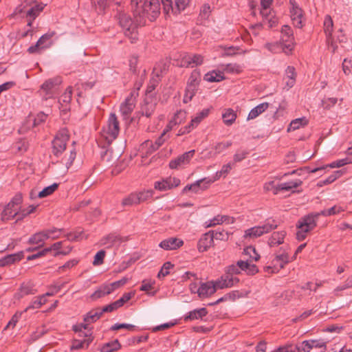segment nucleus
Masks as SVG:
<instances>
[{
    "mask_svg": "<svg viewBox=\"0 0 352 352\" xmlns=\"http://www.w3.org/2000/svg\"><path fill=\"white\" fill-rule=\"evenodd\" d=\"M160 0H144L141 6V10H134V16L137 19V22L140 25H144L146 18L150 21H155L160 14Z\"/></svg>",
    "mask_w": 352,
    "mask_h": 352,
    "instance_id": "f257e3e1",
    "label": "nucleus"
},
{
    "mask_svg": "<svg viewBox=\"0 0 352 352\" xmlns=\"http://www.w3.org/2000/svg\"><path fill=\"white\" fill-rule=\"evenodd\" d=\"M160 0H144L141 6V10H134V16L137 19V22L140 25H144L146 18L150 21H155L160 14Z\"/></svg>",
    "mask_w": 352,
    "mask_h": 352,
    "instance_id": "f03ea898",
    "label": "nucleus"
},
{
    "mask_svg": "<svg viewBox=\"0 0 352 352\" xmlns=\"http://www.w3.org/2000/svg\"><path fill=\"white\" fill-rule=\"evenodd\" d=\"M43 9V6L38 4L36 1L25 0L24 3L15 8L12 14L16 16L23 14L22 16L27 19V26L31 27L33 21L38 16Z\"/></svg>",
    "mask_w": 352,
    "mask_h": 352,
    "instance_id": "7ed1b4c3",
    "label": "nucleus"
},
{
    "mask_svg": "<svg viewBox=\"0 0 352 352\" xmlns=\"http://www.w3.org/2000/svg\"><path fill=\"white\" fill-rule=\"evenodd\" d=\"M318 215L311 213L301 217L296 223V239L299 241H303L307 234L317 226Z\"/></svg>",
    "mask_w": 352,
    "mask_h": 352,
    "instance_id": "20e7f679",
    "label": "nucleus"
},
{
    "mask_svg": "<svg viewBox=\"0 0 352 352\" xmlns=\"http://www.w3.org/2000/svg\"><path fill=\"white\" fill-rule=\"evenodd\" d=\"M23 202V195L21 192L16 193L7 204L1 213V220L3 222L17 218L19 206Z\"/></svg>",
    "mask_w": 352,
    "mask_h": 352,
    "instance_id": "39448f33",
    "label": "nucleus"
},
{
    "mask_svg": "<svg viewBox=\"0 0 352 352\" xmlns=\"http://www.w3.org/2000/svg\"><path fill=\"white\" fill-rule=\"evenodd\" d=\"M135 21H133L130 16L122 13L119 15V23L122 27L126 36L129 37L131 43H135L138 40V26H141L135 16Z\"/></svg>",
    "mask_w": 352,
    "mask_h": 352,
    "instance_id": "423d86ee",
    "label": "nucleus"
},
{
    "mask_svg": "<svg viewBox=\"0 0 352 352\" xmlns=\"http://www.w3.org/2000/svg\"><path fill=\"white\" fill-rule=\"evenodd\" d=\"M277 226L278 225L275 220L267 219L263 226H254L245 230V236L256 238L276 229Z\"/></svg>",
    "mask_w": 352,
    "mask_h": 352,
    "instance_id": "0eeeda50",
    "label": "nucleus"
},
{
    "mask_svg": "<svg viewBox=\"0 0 352 352\" xmlns=\"http://www.w3.org/2000/svg\"><path fill=\"white\" fill-rule=\"evenodd\" d=\"M69 136L66 130L59 131L52 141V153L58 157L66 149Z\"/></svg>",
    "mask_w": 352,
    "mask_h": 352,
    "instance_id": "6e6552de",
    "label": "nucleus"
},
{
    "mask_svg": "<svg viewBox=\"0 0 352 352\" xmlns=\"http://www.w3.org/2000/svg\"><path fill=\"white\" fill-rule=\"evenodd\" d=\"M56 34L54 31H48L42 35L35 45L28 47V52L30 54H38L41 50L47 49L52 45V38Z\"/></svg>",
    "mask_w": 352,
    "mask_h": 352,
    "instance_id": "1a4fd4ad",
    "label": "nucleus"
},
{
    "mask_svg": "<svg viewBox=\"0 0 352 352\" xmlns=\"http://www.w3.org/2000/svg\"><path fill=\"white\" fill-rule=\"evenodd\" d=\"M78 334L73 338L70 349L78 350L81 349H87L92 342L91 333L90 331H78Z\"/></svg>",
    "mask_w": 352,
    "mask_h": 352,
    "instance_id": "9d476101",
    "label": "nucleus"
},
{
    "mask_svg": "<svg viewBox=\"0 0 352 352\" xmlns=\"http://www.w3.org/2000/svg\"><path fill=\"white\" fill-rule=\"evenodd\" d=\"M174 2L173 3V0H161L164 11L166 14H168L170 12L175 14L179 13L185 10L190 0H174Z\"/></svg>",
    "mask_w": 352,
    "mask_h": 352,
    "instance_id": "9b49d317",
    "label": "nucleus"
},
{
    "mask_svg": "<svg viewBox=\"0 0 352 352\" xmlns=\"http://www.w3.org/2000/svg\"><path fill=\"white\" fill-rule=\"evenodd\" d=\"M101 316L100 308L91 309L83 316L82 322L73 325L72 330L87 329L90 324L97 321Z\"/></svg>",
    "mask_w": 352,
    "mask_h": 352,
    "instance_id": "f8f14e48",
    "label": "nucleus"
},
{
    "mask_svg": "<svg viewBox=\"0 0 352 352\" xmlns=\"http://www.w3.org/2000/svg\"><path fill=\"white\" fill-rule=\"evenodd\" d=\"M280 33V43L283 50L292 52L294 46V37L292 29L289 25H283Z\"/></svg>",
    "mask_w": 352,
    "mask_h": 352,
    "instance_id": "ddd939ff",
    "label": "nucleus"
},
{
    "mask_svg": "<svg viewBox=\"0 0 352 352\" xmlns=\"http://www.w3.org/2000/svg\"><path fill=\"white\" fill-rule=\"evenodd\" d=\"M294 345L297 347L296 351L309 352L311 349L318 348L321 350L320 352H324L326 349V343L320 340H305L299 345Z\"/></svg>",
    "mask_w": 352,
    "mask_h": 352,
    "instance_id": "4468645a",
    "label": "nucleus"
},
{
    "mask_svg": "<svg viewBox=\"0 0 352 352\" xmlns=\"http://www.w3.org/2000/svg\"><path fill=\"white\" fill-rule=\"evenodd\" d=\"M217 289L216 281H208L201 283L196 292L200 298H206L213 294Z\"/></svg>",
    "mask_w": 352,
    "mask_h": 352,
    "instance_id": "2eb2a0df",
    "label": "nucleus"
},
{
    "mask_svg": "<svg viewBox=\"0 0 352 352\" xmlns=\"http://www.w3.org/2000/svg\"><path fill=\"white\" fill-rule=\"evenodd\" d=\"M239 282V279L237 277L233 276L225 271V274L216 280V286L219 289L228 288L235 285Z\"/></svg>",
    "mask_w": 352,
    "mask_h": 352,
    "instance_id": "dca6fc26",
    "label": "nucleus"
},
{
    "mask_svg": "<svg viewBox=\"0 0 352 352\" xmlns=\"http://www.w3.org/2000/svg\"><path fill=\"white\" fill-rule=\"evenodd\" d=\"M289 3L292 5L290 13L293 23L296 27L300 28L302 27V19L303 12L302 9L298 7L295 0H290Z\"/></svg>",
    "mask_w": 352,
    "mask_h": 352,
    "instance_id": "f3484780",
    "label": "nucleus"
},
{
    "mask_svg": "<svg viewBox=\"0 0 352 352\" xmlns=\"http://www.w3.org/2000/svg\"><path fill=\"white\" fill-rule=\"evenodd\" d=\"M212 230L204 234L197 243V249L199 252H204L206 251L213 244Z\"/></svg>",
    "mask_w": 352,
    "mask_h": 352,
    "instance_id": "a211bd4d",
    "label": "nucleus"
},
{
    "mask_svg": "<svg viewBox=\"0 0 352 352\" xmlns=\"http://www.w3.org/2000/svg\"><path fill=\"white\" fill-rule=\"evenodd\" d=\"M194 154L195 150H191L190 151L184 153V154L179 156L176 159L171 160L169 163V167L171 169H175L182 164L188 163L191 158L193 157Z\"/></svg>",
    "mask_w": 352,
    "mask_h": 352,
    "instance_id": "6ab92c4d",
    "label": "nucleus"
},
{
    "mask_svg": "<svg viewBox=\"0 0 352 352\" xmlns=\"http://www.w3.org/2000/svg\"><path fill=\"white\" fill-rule=\"evenodd\" d=\"M201 82V73L198 69H194L187 82L186 89L189 91L197 93Z\"/></svg>",
    "mask_w": 352,
    "mask_h": 352,
    "instance_id": "aec40b11",
    "label": "nucleus"
},
{
    "mask_svg": "<svg viewBox=\"0 0 352 352\" xmlns=\"http://www.w3.org/2000/svg\"><path fill=\"white\" fill-rule=\"evenodd\" d=\"M184 244V241L182 239L170 237L163 240L160 243V247L166 250H176Z\"/></svg>",
    "mask_w": 352,
    "mask_h": 352,
    "instance_id": "412c9836",
    "label": "nucleus"
},
{
    "mask_svg": "<svg viewBox=\"0 0 352 352\" xmlns=\"http://www.w3.org/2000/svg\"><path fill=\"white\" fill-rule=\"evenodd\" d=\"M120 126L119 121L114 113H111L108 120V131L107 133L116 139L119 133Z\"/></svg>",
    "mask_w": 352,
    "mask_h": 352,
    "instance_id": "4be33fe9",
    "label": "nucleus"
},
{
    "mask_svg": "<svg viewBox=\"0 0 352 352\" xmlns=\"http://www.w3.org/2000/svg\"><path fill=\"white\" fill-rule=\"evenodd\" d=\"M61 83V80L60 78H50L47 80L42 85L41 89L45 91V96L44 98L47 100V98H52V89L55 88L56 86L58 85Z\"/></svg>",
    "mask_w": 352,
    "mask_h": 352,
    "instance_id": "5701e85b",
    "label": "nucleus"
},
{
    "mask_svg": "<svg viewBox=\"0 0 352 352\" xmlns=\"http://www.w3.org/2000/svg\"><path fill=\"white\" fill-rule=\"evenodd\" d=\"M135 107L134 100L133 99V94L127 97L124 102L120 105V111L124 119H126Z\"/></svg>",
    "mask_w": 352,
    "mask_h": 352,
    "instance_id": "b1692460",
    "label": "nucleus"
},
{
    "mask_svg": "<svg viewBox=\"0 0 352 352\" xmlns=\"http://www.w3.org/2000/svg\"><path fill=\"white\" fill-rule=\"evenodd\" d=\"M23 252L8 254L0 259V267L10 265L20 261L23 258Z\"/></svg>",
    "mask_w": 352,
    "mask_h": 352,
    "instance_id": "393cba45",
    "label": "nucleus"
},
{
    "mask_svg": "<svg viewBox=\"0 0 352 352\" xmlns=\"http://www.w3.org/2000/svg\"><path fill=\"white\" fill-rule=\"evenodd\" d=\"M36 292L37 290L34 288V284L29 281L28 283H23L21 285L19 291L16 294V296L21 298L27 295L34 294Z\"/></svg>",
    "mask_w": 352,
    "mask_h": 352,
    "instance_id": "a878e982",
    "label": "nucleus"
},
{
    "mask_svg": "<svg viewBox=\"0 0 352 352\" xmlns=\"http://www.w3.org/2000/svg\"><path fill=\"white\" fill-rule=\"evenodd\" d=\"M166 138H164L160 135L155 142H153L151 140H146L144 142L146 146H148L146 154L151 155L153 153L156 151L166 140Z\"/></svg>",
    "mask_w": 352,
    "mask_h": 352,
    "instance_id": "bb28decb",
    "label": "nucleus"
},
{
    "mask_svg": "<svg viewBox=\"0 0 352 352\" xmlns=\"http://www.w3.org/2000/svg\"><path fill=\"white\" fill-rule=\"evenodd\" d=\"M212 183H213V180H210L209 178L197 180L191 184L192 191L195 193H198L199 190H204L207 189Z\"/></svg>",
    "mask_w": 352,
    "mask_h": 352,
    "instance_id": "cd10ccee",
    "label": "nucleus"
},
{
    "mask_svg": "<svg viewBox=\"0 0 352 352\" xmlns=\"http://www.w3.org/2000/svg\"><path fill=\"white\" fill-rule=\"evenodd\" d=\"M208 311L206 308L196 309L189 311L185 316L184 320H194L201 319L204 316H206Z\"/></svg>",
    "mask_w": 352,
    "mask_h": 352,
    "instance_id": "c85d7f7f",
    "label": "nucleus"
},
{
    "mask_svg": "<svg viewBox=\"0 0 352 352\" xmlns=\"http://www.w3.org/2000/svg\"><path fill=\"white\" fill-rule=\"evenodd\" d=\"M302 182L300 180L290 181L288 182L281 183L278 184L274 188V194H277L280 190H290L300 186Z\"/></svg>",
    "mask_w": 352,
    "mask_h": 352,
    "instance_id": "c756f323",
    "label": "nucleus"
},
{
    "mask_svg": "<svg viewBox=\"0 0 352 352\" xmlns=\"http://www.w3.org/2000/svg\"><path fill=\"white\" fill-rule=\"evenodd\" d=\"M285 231L274 232L268 240V244L270 247H274L283 243Z\"/></svg>",
    "mask_w": 352,
    "mask_h": 352,
    "instance_id": "7c9ffc66",
    "label": "nucleus"
},
{
    "mask_svg": "<svg viewBox=\"0 0 352 352\" xmlns=\"http://www.w3.org/2000/svg\"><path fill=\"white\" fill-rule=\"evenodd\" d=\"M270 104L268 102H263L254 107L250 111L248 116V120H253L257 118L259 115L263 113L265 110H267L269 107Z\"/></svg>",
    "mask_w": 352,
    "mask_h": 352,
    "instance_id": "2f4dec72",
    "label": "nucleus"
},
{
    "mask_svg": "<svg viewBox=\"0 0 352 352\" xmlns=\"http://www.w3.org/2000/svg\"><path fill=\"white\" fill-rule=\"evenodd\" d=\"M225 79L223 72L219 70H212L204 75V80L207 82H221Z\"/></svg>",
    "mask_w": 352,
    "mask_h": 352,
    "instance_id": "473e14b6",
    "label": "nucleus"
},
{
    "mask_svg": "<svg viewBox=\"0 0 352 352\" xmlns=\"http://www.w3.org/2000/svg\"><path fill=\"white\" fill-rule=\"evenodd\" d=\"M296 73L293 66H288L285 70L286 86L292 88L296 82Z\"/></svg>",
    "mask_w": 352,
    "mask_h": 352,
    "instance_id": "72a5a7b5",
    "label": "nucleus"
},
{
    "mask_svg": "<svg viewBox=\"0 0 352 352\" xmlns=\"http://www.w3.org/2000/svg\"><path fill=\"white\" fill-rule=\"evenodd\" d=\"M48 239V236L45 234L44 231L37 232L32 235L28 240L30 244L38 245V248L43 245L44 241Z\"/></svg>",
    "mask_w": 352,
    "mask_h": 352,
    "instance_id": "f704fd0d",
    "label": "nucleus"
},
{
    "mask_svg": "<svg viewBox=\"0 0 352 352\" xmlns=\"http://www.w3.org/2000/svg\"><path fill=\"white\" fill-rule=\"evenodd\" d=\"M222 118L226 125L230 126L234 122L236 118V113L232 109H226L222 113Z\"/></svg>",
    "mask_w": 352,
    "mask_h": 352,
    "instance_id": "c9c22d12",
    "label": "nucleus"
},
{
    "mask_svg": "<svg viewBox=\"0 0 352 352\" xmlns=\"http://www.w3.org/2000/svg\"><path fill=\"white\" fill-rule=\"evenodd\" d=\"M121 347L118 340H114L103 344L100 347V352H114Z\"/></svg>",
    "mask_w": 352,
    "mask_h": 352,
    "instance_id": "e433bc0d",
    "label": "nucleus"
},
{
    "mask_svg": "<svg viewBox=\"0 0 352 352\" xmlns=\"http://www.w3.org/2000/svg\"><path fill=\"white\" fill-rule=\"evenodd\" d=\"M209 112V109H204L198 113L197 116L192 119L190 123L188 124V128L196 127L203 119L208 116Z\"/></svg>",
    "mask_w": 352,
    "mask_h": 352,
    "instance_id": "4c0bfd02",
    "label": "nucleus"
},
{
    "mask_svg": "<svg viewBox=\"0 0 352 352\" xmlns=\"http://www.w3.org/2000/svg\"><path fill=\"white\" fill-rule=\"evenodd\" d=\"M344 210L342 207L334 206L329 209H324V210H321L319 212H316L314 214L318 215V218L320 215H322L324 217L331 216V215H334L336 214H339L340 212H341Z\"/></svg>",
    "mask_w": 352,
    "mask_h": 352,
    "instance_id": "58836bf2",
    "label": "nucleus"
},
{
    "mask_svg": "<svg viewBox=\"0 0 352 352\" xmlns=\"http://www.w3.org/2000/svg\"><path fill=\"white\" fill-rule=\"evenodd\" d=\"M36 207V206L30 205L27 208H21L19 206L16 222L23 220L25 217L34 212Z\"/></svg>",
    "mask_w": 352,
    "mask_h": 352,
    "instance_id": "ea45409f",
    "label": "nucleus"
},
{
    "mask_svg": "<svg viewBox=\"0 0 352 352\" xmlns=\"http://www.w3.org/2000/svg\"><path fill=\"white\" fill-rule=\"evenodd\" d=\"M109 292L105 284L100 285L91 296L92 300H96L106 295L109 294Z\"/></svg>",
    "mask_w": 352,
    "mask_h": 352,
    "instance_id": "a19ab883",
    "label": "nucleus"
},
{
    "mask_svg": "<svg viewBox=\"0 0 352 352\" xmlns=\"http://www.w3.org/2000/svg\"><path fill=\"white\" fill-rule=\"evenodd\" d=\"M289 262V255L285 252L277 254L272 261V263H274V265L278 264L279 268L280 269L283 268L285 264L288 263Z\"/></svg>",
    "mask_w": 352,
    "mask_h": 352,
    "instance_id": "79ce46f5",
    "label": "nucleus"
},
{
    "mask_svg": "<svg viewBox=\"0 0 352 352\" xmlns=\"http://www.w3.org/2000/svg\"><path fill=\"white\" fill-rule=\"evenodd\" d=\"M223 72L228 74H239L242 72V67L237 63H228L221 65Z\"/></svg>",
    "mask_w": 352,
    "mask_h": 352,
    "instance_id": "37998d69",
    "label": "nucleus"
},
{
    "mask_svg": "<svg viewBox=\"0 0 352 352\" xmlns=\"http://www.w3.org/2000/svg\"><path fill=\"white\" fill-rule=\"evenodd\" d=\"M307 124V120L305 118H297L291 122L287 131H295L298 129L300 126H304Z\"/></svg>",
    "mask_w": 352,
    "mask_h": 352,
    "instance_id": "c03bdc74",
    "label": "nucleus"
},
{
    "mask_svg": "<svg viewBox=\"0 0 352 352\" xmlns=\"http://www.w3.org/2000/svg\"><path fill=\"white\" fill-rule=\"evenodd\" d=\"M333 27V23L332 19L330 16L327 15L324 20V30L327 39H329L331 36Z\"/></svg>",
    "mask_w": 352,
    "mask_h": 352,
    "instance_id": "a18cd8bd",
    "label": "nucleus"
},
{
    "mask_svg": "<svg viewBox=\"0 0 352 352\" xmlns=\"http://www.w3.org/2000/svg\"><path fill=\"white\" fill-rule=\"evenodd\" d=\"M58 187V184L57 183H54L52 185L44 188L41 192L38 194V197L44 198L50 195H52Z\"/></svg>",
    "mask_w": 352,
    "mask_h": 352,
    "instance_id": "49530a36",
    "label": "nucleus"
},
{
    "mask_svg": "<svg viewBox=\"0 0 352 352\" xmlns=\"http://www.w3.org/2000/svg\"><path fill=\"white\" fill-rule=\"evenodd\" d=\"M153 190H146L143 191H140L138 192H135L137 196V200L138 204L147 201L151 199L153 195Z\"/></svg>",
    "mask_w": 352,
    "mask_h": 352,
    "instance_id": "de8ad7c7",
    "label": "nucleus"
},
{
    "mask_svg": "<svg viewBox=\"0 0 352 352\" xmlns=\"http://www.w3.org/2000/svg\"><path fill=\"white\" fill-rule=\"evenodd\" d=\"M155 109V104L151 102H145L141 109L142 115L147 118L151 116Z\"/></svg>",
    "mask_w": 352,
    "mask_h": 352,
    "instance_id": "09e8293b",
    "label": "nucleus"
},
{
    "mask_svg": "<svg viewBox=\"0 0 352 352\" xmlns=\"http://www.w3.org/2000/svg\"><path fill=\"white\" fill-rule=\"evenodd\" d=\"M213 239L220 241H228L229 239V233L224 230L218 229L217 230H212Z\"/></svg>",
    "mask_w": 352,
    "mask_h": 352,
    "instance_id": "8fccbe9b",
    "label": "nucleus"
},
{
    "mask_svg": "<svg viewBox=\"0 0 352 352\" xmlns=\"http://www.w3.org/2000/svg\"><path fill=\"white\" fill-rule=\"evenodd\" d=\"M154 188L160 191H164L170 189L168 178H166L162 181L155 182L154 184Z\"/></svg>",
    "mask_w": 352,
    "mask_h": 352,
    "instance_id": "3c124183",
    "label": "nucleus"
},
{
    "mask_svg": "<svg viewBox=\"0 0 352 352\" xmlns=\"http://www.w3.org/2000/svg\"><path fill=\"white\" fill-rule=\"evenodd\" d=\"M134 204H138L137 196L135 192L131 193L128 197L124 198L122 201L123 206H130Z\"/></svg>",
    "mask_w": 352,
    "mask_h": 352,
    "instance_id": "603ef678",
    "label": "nucleus"
},
{
    "mask_svg": "<svg viewBox=\"0 0 352 352\" xmlns=\"http://www.w3.org/2000/svg\"><path fill=\"white\" fill-rule=\"evenodd\" d=\"M181 60H177L175 65L180 67H190L189 54H184L180 55Z\"/></svg>",
    "mask_w": 352,
    "mask_h": 352,
    "instance_id": "864d4df0",
    "label": "nucleus"
},
{
    "mask_svg": "<svg viewBox=\"0 0 352 352\" xmlns=\"http://www.w3.org/2000/svg\"><path fill=\"white\" fill-rule=\"evenodd\" d=\"M72 89L69 87L66 89L65 93L60 97L58 102L63 104H69L72 100Z\"/></svg>",
    "mask_w": 352,
    "mask_h": 352,
    "instance_id": "5fc2aeb1",
    "label": "nucleus"
},
{
    "mask_svg": "<svg viewBox=\"0 0 352 352\" xmlns=\"http://www.w3.org/2000/svg\"><path fill=\"white\" fill-rule=\"evenodd\" d=\"M189 56L190 67H194L195 66L200 65L203 63L204 58L201 55L196 54H189Z\"/></svg>",
    "mask_w": 352,
    "mask_h": 352,
    "instance_id": "6e6d98bb",
    "label": "nucleus"
},
{
    "mask_svg": "<svg viewBox=\"0 0 352 352\" xmlns=\"http://www.w3.org/2000/svg\"><path fill=\"white\" fill-rule=\"evenodd\" d=\"M174 265L169 261L164 263L157 274V277L162 278L169 274V270Z\"/></svg>",
    "mask_w": 352,
    "mask_h": 352,
    "instance_id": "4d7b16f0",
    "label": "nucleus"
},
{
    "mask_svg": "<svg viewBox=\"0 0 352 352\" xmlns=\"http://www.w3.org/2000/svg\"><path fill=\"white\" fill-rule=\"evenodd\" d=\"M140 328L139 326L129 324V323H116L115 324L112 325L109 330H120V329H138Z\"/></svg>",
    "mask_w": 352,
    "mask_h": 352,
    "instance_id": "13d9d810",
    "label": "nucleus"
},
{
    "mask_svg": "<svg viewBox=\"0 0 352 352\" xmlns=\"http://www.w3.org/2000/svg\"><path fill=\"white\" fill-rule=\"evenodd\" d=\"M243 254L249 255L250 258L254 261H258L260 258L259 254L256 252V249L253 246H248L243 250Z\"/></svg>",
    "mask_w": 352,
    "mask_h": 352,
    "instance_id": "bf43d9fd",
    "label": "nucleus"
},
{
    "mask_svg": "<svg viewBox=\"0 0 352 352\" xmlns=\"http://www.w3.org/2000/svg\"><path fill=\"white\" fill-rule=\"evenodd\" d=\"M106 255V252L103 250L98 251L94 256L93 265L95 266L100 265L104 262V258Z\"/></svg>",
    "mask_w": 352,
    "mask_h": 352,
    "instance_id": "052dcab7",
    "label": "nucleus"
},
{
    "mask_svg": "<svg viewBox=\"0 0 352 352\" xmlns=\"http://www.w3.org/2000/svg\"><path fill=\"white\" fill-rule=\"evenodd\" d=\"M226 216L217 215L214 217L212 219H210L208 223V221L206 222V228L212 227L216 225L220 224L223 223L224 221H226Z\"/></svg>",
    "mask_w": 352,
    "mask_h": 352,
    "instance_id": "680f3d73",
    "label": "nucleus"
},
{
    "mask_svg": "<svg viewBox=\"0 0 352 352\" xmlns=\"http://www.w3.org/2000/svg\"><path fill=\"white\" fill-rule=\"evenodd\" d=\"M249 154V151L247 150H238L234 155L233 160L234 163L240 162L247 157Z\"/></svg>",
    "mask_w": 352,
    "mask_h": 352,
    "instance_id": "e2e57ef3",
    "label": "nucleus"
},
{
    "mask_svg": "<svg viewBox=\"0 0 352 352\" xmlns=\"http://www.w3.org/2000/svg\"><path fill=\"white\" fill-rule=\"evenodd\" d=\"M232 144V143L231 141H227L226 142H218L214 145V148L216 151V153L219 154L231 146Z\"/></svg>",
    "mask_w": 352,
    "mask_h": 352,
    "instance_id": "0e129e2a",
    "label": "nucleus"
},
{
    "mask_svg": "<svg viewBox=\"0 0 352 352\" xmlns=\"http://www.w3.org/2000/svg\"><path fill=\"white\" fill-rule=\"evenodd\" d=\"M210 12H211V8H210V5L208 3H206V4L203 5L200 9L199 17L203 20L208 19L210 16Z\"/></svg>",
    "mask_w": 352,
    "mask_h": 352,
    "instance_id": "69168bd1",
    "label": "nucleus"
},
{
    "mask_svg": "<svg viewBox=\"0 0 352 352\" xmlns=\"http://www.w3.org/2000/svg\"><path fill=\"white\" fill-rule=\"evenodd\" d=\"M350 163H351L350 160L348 157H346L344 159H341V160H338L335 162H333L330 164L327 165V167H330V168H339V167H342V166L346 165L348 164H350Z\"/></svg>",
    "mask_w": 352,
    "mask_h": 352,
    "instance_id": "338daca9",
    "label": "nucleus"
},
{
    "mask_svg": "<svg viewBox=\"0 0 352 352\" xmlns=\"http://www.w3.org/2000/svg\"><path fill=\"white\" fill-rule=\"evenodd\" d=\"M340 175H341V171L340 170L335 171L333 174L329 175L327 178H326L325 179L321 181L320 182L322 183V184L320 186H322V185H327V184H331L336 179H337Z\"/></svg>",
    "mask_w": 352,
    "mask_h": 352,
    "instance_id": "774afa93",
    "label": "nucleus"
}]
</instances>
